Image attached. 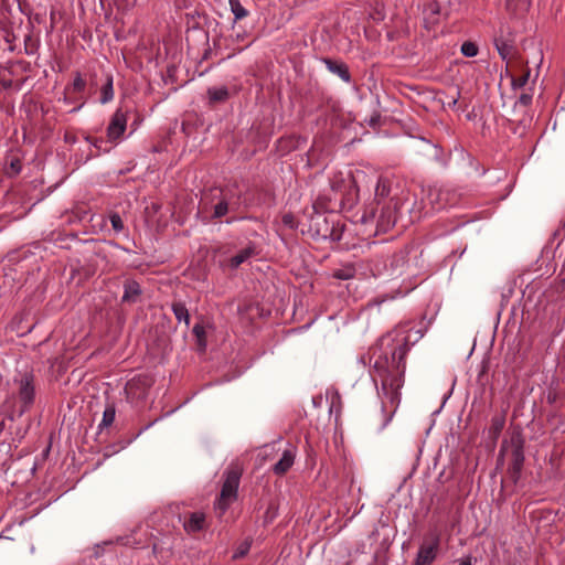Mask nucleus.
I'll use <instances>...</instances> for the list:
<instances>
[{"instance_id": "ea45409f", "label": "nucleus", "mask_w": 565, "mask_h": 565, "mask_svg": "<svg viewBox=\"0 0 565 565\" xmlns=\"http://www.w3.org/2000/svg\"><path fill=\"white\" fill-rule=\"evenodd\" d=\"M459 96H460V93H459V92H457V95L452 97L451 102H449V103H448V105H449L450 107H455V106H456V104H457V102H458Z\"/></svg>"}, {"instance_id": "37998d69", "label": "nucleus", "mask_w": 565, "mask_h": 565, "mask_svg": "<svg viewBox=\"0 0 565 565\" xmlns=\"http://www.w3.org/2000/svg\"><path fill=\"white\" fill-rule=\"evenodd\" d=\"M245 553H246V551H244V548H241L239 555H244Z\"/></svg>"}, {"instance_id": "f704fd0d", "label": "nucleus", "mask_w": 565, "mask_h": 565, "mask_svg": "<svg viewBox=\"0 0 565 565\" xmlns=\"http://www.w3.org/2000/svg\"><path fill=\"white\" fill-rule=\"evenodd\" d=\"M518 103L522 106H529L532 103V95L523 93L520 95Z\"/></svg>"}, {"instance_id": "423d86ee", "label": "nucleus", "mask_w": 565, "mask_h": 565, "mask_svg": "<svg viewBox=\"0 0 565 565\" xmlns=\"http://www.w3.org/2000/svg\"><path fill=\"white\" fill-rule=\"evenodd\" d=\"M153 382V379L147 374H139L129 380L125 386L128 402L136 407L142 406L148 397Z\"/></svg>"}, {"instance_id": "9b49d317", "label": "nucleus", "mask_w": 565, "mask_h": 565, "mask_svg": "<svg viewBox=\"0 0 565 565\" xmlns=\"http://www.w3.org/2000/svg\"><path fill=\"white\" fill-rule=\"evenodd\" d=\"M426 201L431 210L439 211L457 203V194L448 189L429 186L426 193Z\"/></svg>"}, {"instance_id": "412c9836", "label": "nucleus", "mask_w": 565, "mask_h": 565, "mask_svg": "<svg viewBox=\"0 0 565 565\" xmlns=\"http://www.w3.org/2000/svg\"><path fill=\"white\" fill-rule=\"evenodd\" d=\"M505 425V415L495 414L488 428V438L495 444Z\"/></svg>"}, {"instance_id": "1a4fd4ad", "label": "nucleus", "mask_w": 565, "mask_h": 565, "mask_svg": "<svg viewBox=\"0 0 565 565\" xmlns=\"http://www.w3.org/2000/svg\"><path fill=\"white\" fill-rule=\"evenodd\" d=\"M19 385L18 395L21 403L20 415L30 409L35 398L34 375L32 372L20 373L14 380Z\"/></svg>"}, {"instance_id": "f3484780", "label": "nucleus", "mask_w": 565, "mask_h": 565, "mask_svg": "<svg viewBox=\"0 0 565 565\" xmlns=\"http://www.w3.org/2000/svg\"><path fill=\"white\" fill-rule=\"evenodd\" d=\"M257 255L256 246L254 244H248L246 247L238 250L234 256H232L227 260V266L230 269H237L243 263L247 262L252 257Z\"/></svg>"}, {"instance_id": "6ab92c4d", "label": "nucleus", "mask_w": 565, "mask_h": 565, "mask_svg": "<svg viewBox=\"0 0 565 565\" xmlns=\"http://www.w3.org/2000/svg\"><path fill=\"white\" fill-rule=\"evenodd\" d=\"M323 63L331 73L338 75L342 81L345 83L351 82V74L345 63L331 58H323Z\"/></svg>"}, {"instance_id": "dca6fc26", "label": "nucleus", "mask_w": 565, "mask_h": 565, "mask_svg": "<svg viewBox=\"0 0 565 565\" xmlns=\"http://www.w3.org/2000/svg\"><path fill=\"white\" fill-rule=\"evenodd\" d=\"M183 529L188 534H194L206 529L205 514L200 511L191 512L183 522Z\"/></svg>"}, {"instance_id": "c85d7f7f", "label": "nucleus", "mask_w": 565, "mask_h": 565, "mask_svg": "<svg viewBox=\"0 0 565 565\" xmlns=\"http://www.w3.org/2000/svg\"><path fill=\"white\" fill-rule=\"evenodd\" d=\"M460 51L466 57H475L478 54L479 49L475 42L466 41L462 43Z\"/></svg>"}, {"instance_id": "72a5a7b5", "label": "nucleus", "mask_w": 565, "mask_h": 565, "mask_svg": "<svg viewBox=\"0 0 565 565\" xmlns=\"http://www.w3.org/2000/svg\"><path fill=\"white\" fill-rule=\"evenodd\" d=\"M86 140L98 150H103L105 152L109 151L108 148L103 147L106 143V141L103 138L87 137Z\"/></svg>"}, {"instance_id": "6e6552de", "label": "nucleus", "mask_w": 565, "mask_h": 565, "mask_svg": "<svg viewBox=\"0 0 565 565\" xmlns=\"http://www.w3.org/2000/svg\"><path fill=\"white\" fill-rule=\"evenodd\" d=\"M391 194V182L386 178H379L376 186H375V200L374 202L366 205L360 217L359 222L363 225L369 224V222H373L375 218L376 211L383 202H387L386 200Z\"/></svg>"}, {"instance_id": "0eeeda50", "label": "nucleus", "mask_w": 565, "mask_h": 565, "mask_svg": "<svg viewBox=\"0 0 565 565\" xmlns=\"http://www.w3.org/2000/svg\"><path fill=\"white\" fill-rule=\"evenodd\" d=\"M381 205V212L377 215L375 214V218L371 224H375V232H387L391 227H393L398 220L399 216V201L396 200V196L393 195L388 199L387 202H383Z\"/></svg>"}, {"instance_id": "473e14b6", "label": "nucleus", "mask_w": 565, "mask_h": 565, "mask_svg": "<svg viewBox=\"0 0 565 565\" xmlns=\"http://www.w3.org/2000/svg\"><path fill=\"white\" fill-rule=\"evenodd\" d=\"M109 218L115 232L119 233L124 230V222L118 213H113Z\"/></svg>"}, {"instance_id": "e433bc0d", "label": "nucleus", "mask_w": 565, "mask_h": 565, "mask_svg": "<svg viewBox=\"0 0 565 565\" xmlns=\"http://www.w3.org/2000/svg\"><path fill=\"white\" fill-rule=\"evenodd\" d=\"M282 223L289 227H294V216L291 214H285L282 216Z\"/></svg>"}, {"instance_id": "7c9ffc66", "label": "nucleus", "mask_w": 565, "mask_h": 565, "mask_svg": "<svg viewBox=\"0 0 565 565\" xmlns=\"http://www.w3.org/2000/svg\"><path fill=\"white\" fill-rule=\"evenodd\" d=\"M86 82L79 73H76L71 89L73 93H82L85 89Z\"/></svg>"}, {"instance_id": "c756f323", "label": "nucleus", "mask_w": 565, "mask_h": 565, "mask_svg": "<svg viewBox=\"0 0 565 565\" xmlns=\"http://www.w3.org/2000/svg\"><path fill=\"white\" fill-rule=\"evenodd\" d=\"M530 77V71H525L521 76L519 77H512L511 85L513 89L522 88L526 85Z\"/></svg>"}, {"instance_id": "a878e982", "label": "nucleus", "mask_w": 565, "mask_h": 565, "mask_svg": "<svg viewBox=\"0 0 565 565\" xmlns=\"http://www.w3.org/2000/svg\"><path fill=\"white\" fill-rule=\"evenodd\" d=\"M228 3L235 21L242 20L248 15V11L242 6L239 0H228Z\"/></svg>"}, {"instance_id": "79ce46f5", "label": "nucleus", "mask_w": 565, "mask_h": 565, "mask_svg": "<svg viewBox=\"0 0 565 565\" xmlns=\"http://www.w3.org/2000/svg\"><path fill=\"white\" fill-rule=\"evenodd\" d=\"M152 553H153L154 555H158V554H159V546H158L157 544H153V546H152Z\"/></svg>"}, {"instance_id": "4468645a", "label": "nucleus", "mask_w": 565, "mask_h": 565, "mask_svg": "<svg viewBox=\"0 0 565 565\" xmlns=\"http://www.w3.org/2000/svg\"><path fill=\"white\" fill-rule=\"evenodd\" d=\"M333 195L321 194L319 195L312 204V213L321 212L323 214L328 212H332L342 204V198H338V193L332 185Z\"/></svg>"}, {"instance_id": "aec40b11", "label": "nucleus", "mask_w": 565, "mask_h": 565, "mask_svg": "<svg viewBox=\"0 0 565 565\" xmlns=\"http://www.w3.org/2000/svg\"><path fill=\"white\" fill-rule=\"evenodd\" d=\"M295 451L291 449H287L282 452L281 458L274 465L273 471L278 475H285L295 462Z\"/></svg>"}, {"instance_id": "f03ea898", "label": "nucleus", "mask_w": 565, "mask_h": 565, "mask_svg": "<svg viewBox=\"0 0 565 565\" xmlns=\"http://www.w3.org/2000/svg\"><path fill=\"white\" fill-rule=\"evenodd\" d=\"M345 231V224L337 215L317 212L309 216L308 232L313 238L340 242Z\"/></svg>"}, {"instance_id": "4c0bfd02", "label": "nucleus", "mask_w": 565, "mask_h": 565, "mask_svg": "<svg viewBox=\"0 0 565 565\" xmlns=\"http://www.w3.org/2000/svg\"><path fill=\"white\" fill-rule=\"evenodd\" d=\"M459 565H472V556L467 555L459 561Z\"/></svg>"}, {"instance_id": "20e7f679", "label": "nucleus", "mask_w": 565, "mask_h": 565, "mask_svg": "<svg viewBox=\"0 0 565 565\" xmlns=\"http://www.w3.org/2000/svg\"><path fill=\"white\" fill-rule=\"evenodd\" d=\"M241 476L242 473L237 468H231L225 472V480L214 507L218 516H222L231 503L236 500Z\"/></svg>"}, {"instance_id": "bb28decb", "label": "nucleus", "mask_w": 565, "mask_h": 565, "mask_svg": "<svg viewBox=\"0 0 565 565\" xmlns=\"http://www.w3.org/2000/svg\"><path fill=\"white\" fill-rule=\"evenodd\" d=\"M332 276L340 280H349L355 276V268L353 266H344L342 268L335 269Z\"/></svg>"}, {"instance_id": "2f4dec72", "label": "nucleus", "mask_w": 565, "mask_h": 565, "mask_svg": "<svg viewBox=\"0 0 565 565\" xmlns=\"http://www.w3.org/2000/svg\"><path fill=\"white\" fill-rule=\"evenodd\" d=\"M193 333L198 339L199 345L201 347L202 350H204L205 349V330H204L203 326L195 324L193 327Z\"/></svg>"}, {"instance_id": "a19ab883", "label": "nucleus", "mask_w": 565, "mask_h": 565, "mask_svg": "<svg viewBox=\"0 0 565 565\" xmlns=\"http://www.w3.org/2000/svg\"><path fill=\"white\" fill-rule=\"evenodd\" d=\"M4 429V419L0 417V435L2 434Z\"/></svg>"}, {"instance_id": "9d476101", "label": "nucleus", "mask_w": 565, "mask_h": 565, "mask_svg": "<svg viewBox=\"0 0 565 565\" xmlns=\"http://www.w3.org/2000/svg\"><path fill=\"white\" fill-rule=\"evenodd\" d=\"M439 545V534L429 533L418 548L414 565H431L437 557Z\"/></svg>"}, {"instance_id": "7ed1b4c3", "label": "nucleus", "mask_w": 565, "mask_h": 565, "mask_svg": "<svg viewBox=\"0 0 565 565\" xmlns=\"http://www.w3.org/2000/svg\"><path fill=\"white\" fill-rule=\"evenodd\" d=\"M231 198L220 189L204 193L199 204L198 214L204 223H211L230 212Z\"/></svg>"}, {"instance_id": "f8f14e48", "label": "nucleus", "mask_w": 565, "mask_h": 565, "mask_svg": "<svg viewBox=\"0 0 565 565\" xmlns=\"http://www.w3.org/2000/svg\"><path fill=\"white\" fill-rule=\"evenodd\" d=\"M396 200L399 201V216L401 221L407 215L405 220V224L414 223L419 220L422 216L420 207L417 205L415 196L409 192L401 191L398 194H395Z\"/></svg>"}, {"instance_id": "2eb2a0df", "label": "nucleus", "mask_w": 565, "mask_h": 565, "mask_svg": "<svg viewBox=\"0 0 565 565\" xmlns=\"http://www.w3.org/2000/svg\"><path fill=\"white\" fill-rule=\"evenodd\" d=\"M411 252L412 248L406 246L392 255L390 268L393 274L402 275L405 273L408 267Z\"/></svg>"}, {"instance_id": "393cba45", "label": "nucleus", "mask_w": 565, "mask_h": 565, "mask_svg": "<svg viewBox=\"0 0 565 565\" xmlns=\"http://www.w3.org/2000/svg\"><path fill=\"white\" fill-rule=\"evenodd\" d=\"M115 417H116V407H115V405L114 404L107 405L105 411H104V413H103V418H102L100 424L98 425V428L103 429L105 427L111 426V424L115 420Z\"/></svg>"}, {"instance_id": "58836bf2", "label": "nucleus", "mask_w": 565, "mask_h": 565, "mask_svg": "<svg viewBox=\"0 0 565 565\" xmlns=\"http://www.w3.org/2000/svg\"><path fill=\"white\" fill-rule=\"evenodd\" d=\"M380 114H375L374 116H372L369 121L370 126L375 127L380 122Z\"/></svg>"}, {"instance_id": "ddd939ff", "label": "nucleus", "mask_w": 565, "mask_h": 565, "mask_svg": "<svg viewBox=\"0 0 565 565\" xmlns=\"http://www.w3.org/2000/svg\"><path fill=\"white\" fill-rule=\"evenodd\" d=\"M127 127V116L121 108H118L107 127V139L109 142H116L124 135Z\"/></svg>"}, {"instance_id": "b1692460", "label": "nucleus", "mask_w": 565, "mask_h": 565, "mask_svg": "<svg viewBox=\"0 0 565 565\" xmlns=\"http://www.w3.org/2000/svg\"><path fill=\"white\" fill-rule=\"evenodd\" d=\"M171 309L173 311V315L175 319L179 322H184L186 327L190 324V313L184 302L182 301H174L171 305Z\"/></svg>"}, {"instance_id": "f257e3e1", "label": "nucleus", "mask_w": 565, "mask_h": 565, "mask_svg": "<svg viewBox=\"0 0 565 565\" xmlns=\"http://www.w3.org/2000/svg\"><path fill=\"white\" fill-rule=\"evenodd\" d=\"M423 333L415 330L411 323L399 324L381 337L370 348L371 376L375 384L381 383L379 395L382 397L383 408L396 411L401 402L399 390L404 385L406 355Z\"/></svg>"}, {"instance_id": "a211bd4d", "label": "nucleus", "mask_w": 565, "mask_h": 565, "mask_svg": "<svg viewBox=\"0 0 565 565\" xmlns=\"http://www.w3.org/2000/svg\"><path fill=\"white\" fill-rule=\"evenodd\" d=\"M142 294L141 287L138 281L134 279H127L124 282V294L121 302L135 303Z\"/></svg>"}, {"instance_id": "c03bdc74", "label": "nucleus", "mask_w": 565, "mask_h": 565, "mask_svg": "<svg viewBox=\"0 0 565 565\" xmlns=\"http://www.w3.org/2000/svg\"><path fill=\"white\" fill-rule=\"evenodd\" d=\"M245 553H246V551H244V548H241L239 555H244Z\"/></svg>"}, {"instance_id": "5701e85b", "label": "nucleus", "mask_w": 565, "mask_h": 565, "mask_svg": "<svg viewBox=\"0 0 565 565\" xmlns=\"http://www.w3.org/2000/svg\"><path fill=\"white\" fill-rule=\"evenodd\" d=\"M207 98L211 105L225 103L230 99L231 93L226 86H213L207 88Z\"/></svg>"}, {"instance_id": "4be33fe9", "label": "nucleus", "mask_w": 565, "mask_h": 565, "mask_svg": "<svg viewBox=\"0 0 565 565\" xmlns=\"http://www.w3.org/2000/svg\"><path fill=\"white\" fill-rule=\"evenodd\" d=\"M495 49L503 61L511 58L515 54V47L511 40L503 36L494 39Z\"/></svg>"}, {"instance_id": "c9c22d12", "label": "nucleus", "mask_w": 565, "mask_h": 565, "mask_svg": "<svg viewBox=\"0 0 565 565\" xmlns=\"http://www.w3.org/2000/svg\"><path fill=\"white\" fill-rule=\"evenodd\" d=\"M10 168L13 173L18 174L21 171V161L19 159H13L10 163Z\"/></svg>"}, {"instance_id": "cd10ccee", "label": "nucleus", "mask_w": 565, "mask_h": 565, "mask_svg": "<svg viewBox=\"0 0 565 565\" xmlns=\"http://www.w3.org/2000/svg\"><path fill=\"white\" fill-rule=\"evenodd\" d=\"M114 98L113 78L108 77L106 84L102 88L100 103L106 104Z\"/></svg>"}, {"instance_id": "39448f33", "label": "nucleus", "mask_w": 565, "mask_h": 565, "mask_svg": "<svg viewBox=\"0 0 565 565\" xmlns=\"http://www.w3.org/2000/svg\"><path fill=\"white\" fill-rule=\"evenodd\" d=\"M508 444L511 447V462L509 466V473L514 482H516L522 472L524 463V439L520 433L512 434L509 441L504 440L501 445L500 455H503L508 449Z\"/></svg>"}]
</instances>
